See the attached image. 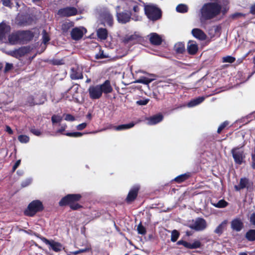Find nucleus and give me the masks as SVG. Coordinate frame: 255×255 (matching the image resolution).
<instances>
[{
	"label": "nucleus",
	"instance_id": "de8ad7c7",
	"mask_svg": "<svg viewBox=\"0 0 255 255\" xmlns=\"http://www.w3.org/2000/svg\"><path fill=\"white\" fill-rule=\"evenodd\" d=\"M32 182V179L31 178H27L23 180L21 183V186L23 187H26L30 185Z\"/></svg>",
	"mask_w": 255,
	"mask_h": 255
},
{
	"label": "nucleus",
	"instance_id": "79ce46f5",
	"mask_svg": "<svg viewBox=\"0 0 255 255\" xmlns=\"http://www.w3.org/2000/svg\"><path fill=\"white\" fill-rule=\"evenodd\" d=\"M179 236L178 232L176 230H173L171 233V241L173 242H176Z\"/></svg>",
	"mask_w": 255,
	"mask_h": 255
},
{
	"label": "nucleus",
	"instance_id": "cd10ccee",
	"mask_svg": "<svg viewBox=\"0 0 255 255\" xmlns=\"http://www.w3.org/2000/svg\"><path fill=\"white\" fill-rule=\"evenodd\" d=\"M135 124L130 123L128 124L120 125L117 127H114V128L116 130H123L130 128L134 126Z\"/></svg>",
	"mask_w": 255,
	"mask_h": 255
},
{
	"label": "nucleus",
	"instance_id": "5fc2aeb1",
	"mask_svg": "<svg viewBox=\"0 0 255 255\" xmlns=\"http://www.w3.org/2000/svg\"><path fill=\"white\" fill-rule=\"evenodd\" d=\"M2 4L5 6L11 7L12 6V3L10 0H1Z\"/></svg>",
	"mask_w": 255,
	"mask_h": 255
},
{
	"label": "nucleus",
	"instance_id": "423d86ee",
	"mask_svg": "<svg viewBox=\"0 0 255 255\" xmlns=\"http://www.w3.org/2000/svg\"><path fill=\"white\" fill-rule=\"evenodd\" d=\"M43 208V205L40 201L34 200L29 204L25 213L28 216H32L37 212L41 211Z\"/></svg>",
	"mask_w": 255,
	"mask_h": 255
},
{
	"label": "nucleus",
	"instance_id": "864d4df0",
	"mask_svg": "<svg viewBox=\"0 0 255 255\" xmlns=\"http://www.w3.org/2000/svg\"><path fill=\"white\" fill-rule=\"evenodd\" d=\"M107 57L106 55L104 54L103 51H100L96 56L97 59H102Z\"/></svg>",
	"mask_w": 255,
	"mask_h": 255
},
{
	"label": "nucleus",
	"instance_id": "13d9d810",
	"mask_svg": "<svg viewBox=\"0 0 255 255\" xmlns=\"http://www.w3.org/2000/svg\"><path fill=\"white\" fill-rule=\"evenodd\" d=\"M250 222L253 225L255 226V213H253L251 215L250 217Z\"/></svg>",
	"mask_w": 255,
	"mask_h": 255
},
{
	"label": "nucleus",
	"instance_id": "9b49d317",
	"mask_svg": "<svg viewBox=\"0 0 255 255\" xmlns=\"http://www.w3.org/2000/svg\"><path fill=\"white\" fill-rule=\"evenodd\" d=\"M78 13V10L74 7H66L60 9L58 11V14L61 16L69 17L75 15Z\"/></svg>",
	"mask_w": 255,
	"mask_h": 255
},
{
	"label": "nucleus",
	"instance_id": "052dcab7",
	"mask_svg": "<svg viewBox=\"0 0 255 255\" xmlns=\"http://www.w3.org/2000/svg\"><path fill=\"white\" fill-rule=\"evenodd\" d=\"M20 160H18L14 164V165H13V171H14L17 167L19 165L20 163Z\"/></svg>",
	"mask_w": 255,
	"mask_h": 255
},
{
	"label": "nucleus",
	"instance_id": "f704fd0d",
	"mask_svg": "<svg viewBox=\"0 0 255 255\" xmlns=\"http://www.w3.org/2000/svg\"><path fill=\"white\" fill-rule=\"evenodd\" d=\"M226 224H227L226 221H225L223 222L221 224H220L217 227V228L215 230V232L216 234H221L223 232V230H224Z\"/></svg>",
	"mask_w": 255,
	"mask_h": 255
},
{
	"label": "nucleus",
	"instance_id": "c03bdc74",
	"mask_svg": "<svg viewBox=\"0 0 255 255\" xmlns=\"http://www.w3.org/2000/svg\"><path fill=\"white\" fill-rule=\"evenodd\" d=\"M42 35L43 42L46 44L49 40V36L45 30H43L42 31Z\"/></svg>",
	"mask_w": 255,
	"mask_h": 255
},
{
	"label": "nucleus",
	"instance_id": "dca6fc26",
	"mask_svg": "<svg viewBox=\"0 0 255 255\" xmlns=\"http://www.w3.org/2000/svg\"><path fill=\"white\" fill-rule=\"evenodd\" d=\"M20 43H25L30 40L33 37L32 33L29 31H19Z\"/></svg>",
	"mask_w": 255,
	"mask_h": 255
},
{
	"label": "nucleus",
	"instance_id": "680f3d73",
	"mask_svg": "<svg viewBox=\"0 0 255 255\" xmlns=\"http://www.w3.org/2000/svg\"><path fill=\"white\" fill-rule=\"evenodd\" d=\"M84 133L80 132H74V137H80L83 135Z\"/></svg>",
	"mask_w": 255,
	"mask_h": 255
},
{
	"label": "nucleus",
	"instance_id": "2f4dec72",
	"mask_svg": "<svg viewBox=\"0 0 255 255\" xmlns=\"http://www.w3.org/2000/svg\"><path fill=\"white\" fill-rule=\"evenodd\" d=\"M247 239L250 241L255 240V230H250L246 235Z\"/></svg>",
	"mask_w": 255,
	"mask_h": 255
},
{
	"label": "nucleus",
	"instance_id": "4c0bfd02",
	"mask_svg": "<svg viewBox=\"0 0 255 255\" xmlns=\"http://www.w3.org/2000/svg\"><path fill=\"white\" fill-rule=\"evenodd\" d=\"M189 177V174H184L176 177L174 180L177 182L180 183L186 180Z\"/></svg>",
	"mask_w": 255,
	"mask_h": 255
},
{
	"label": "nucleus",
	"instance_id": "20e7f679",
	"mask_svg": "<svg viewBox=\"0 0 255 255\" xmlns=\"http://www.w3.org/2000/svg\"><path fill=\"white\" fill-rule=\"evenodd\" d=\"M120 6H117L116 7L117 17L119 22L121 23H126L128 22L131 18V16L132 15L133 16L132 19L133 20L135 21L140 20L141 17L138 15H134L133 13H127L125 12H119V11L120 10Z\"/></svg>",
	"mask_w": 255,
	"mask_h": 255
},
{
	"label": "nucleus",
	"instance_id": "4d7b16f0",
	"mask_svg": "<svg viewBox=\"0 0 255 255\" xmlns=\"http://www.w3.org/2000/svg\"><path fill=\"white\" fill-rule=\"evenodd\" d=\"M66 128H67V125L66 124L61 125H60V128L58 130H57L56 132L62 133L63 132V131H64Z\"/></svg>",
	"mask_w": 255,
	"mask_h": 255
},
{
	"label": "nucleus",
	"instance_id": "c9c22d12",
	"mask_svg": "<svg viewBox=\"0 0 255 255\" xmlns=\"http://www.w3.org/2000/svg\"><path fill=\"white\" fill-rule=\"evenodd\" d=\"M140 39H141V37L140 36H139L138 35L134 34V35H130L129 36H127L125 38V41L128 42L130 41L135 40L136 41L138 42V41H140Z\"/></svg>",
	"mask_w": 255,
	"mask_h": 255
},
{
	"label": "nucleus",
	"instance_id": "49530a36",
	"mask_svg": "<svg viewBox=\"0 0 255 255\" xmlns=\"http://www.w3.org/2000/svg\"><path fill=\"white\" fill-rule=\"evenodd\" d=\"M30 131L31 133L36 136H40L41 134V131L39 129H36L34 128H31Z\"/></svg>",
	"mask_w": 255,
	"mask_h": 255
},
{
	"label": "nucleus",
	"instance_id": "58836bf2",
	"mask_svg": "<svg viewBox=\"0 0 255 255\" xmlns=\"http://www.w3.org/2000/svg\"><path fill=\"white\" fill-rule=\"evenodd\" d=\"M235 58L231 56H227L222 58V62L223 63H232L235 61Z\"/></svg>",
	"mask_w": 255,
	"mask_h": 255
},
{
	"label": "nucleus",
	"instance_id": "2eb2a0df",
	"mask_svg": "<svg viewBox=\"0 0 255 255\" xmlns=\"http://www.w3.org/2000/svg\"><path fill=\"white\" fill-rule=\"evenodd\" d=\"M46 101V98L43 96H37L35 98L31 96L28 99V102L31 106L43 104Z\"/></svg>",
	"mask_w": 255,
	"mask_h": 255
},
{
	"label": "nucleus",
	"instance_id": "0e129e2a",
	"mask_svg": "<svg viewBox=\"0 0 255 255\" xmlns=\"http://www.w3.org/2000/svg\"><path fill=\"white\" fill-rule=\"evenodd\" d=\"M184 247L186 248L191 249V243L186 242V243H184Z\"/></svg>",
	"mask_w": 255,
	"mask_h": 255
},
{
	"label": "nucleus",
	"instance_id": "603ef678",
	"mask_svg": "<svg viewBox=\"0 0 255 255\" xmlns=\"http://www.w3.org/2000/svg\"><path fill=\"white\" fill-rule=\"evenodd\" d=\"M228 122H225L223 124H222L218 128V132L220 133L225 127H226L228 125Z\"/></svg>",
	"mask_w": 255,
	"mask_h": 255
},
{
	"label": "nucleus",
	"instance_id": "4468645a",
	"mask_svg": "<svg viewBox=\"0 0 255 255\" xmlns=\"http://www.w3.org/2000/svg\"><path fill=\"white\" fill-rule=\"evenodd\" d=\"M10 31V26L5 23L0 24V40L6 42V37L9 34Z\"/></svg>",
	"mask_w": 255,
	"mask_h": 255
},
{
	"label": "nucleus",
	"instance_id": "a19ab883",
	"mask_svg": "<svg viewBox=\"0 0 255 255\" xmlns=\"http://www.w3.org/2000/svg\"><path fill=\"white\" fill-rule=\"evenodd\" d=\"M18 140L21 143H27L29 140V136L26 135H20L18 136Z\"/></svg>",
	"mask_w": 255,
	"mask_h": 255
},
{
	"label": "nucleus",
	"instance_id": "393cba45",
	"mask_svg": "<svg viewBox=\"0 0 255 255\" xmlns=\"http://www.w3.org/2000/svg\"><path fill=\"white\" fill-rule=\"evenodd\" d=\"M108 31L105 28H100L97 30V35L98 38L101 40L106 39L108 37Z\"/></svg>",
	"mask_w": 255,
	"mask_h": 255
},
{
	"label": "nucleus",
	"instance_id": "9d476101",
	"mask_svg": "<svg viewBox=\"0 0 255 255\" xmlns=\"http://www.w3.org/2000/svg\"><path fill=\"white\" fill-rule=\"evenodd\" d=\"M28 48L26 47H21L14 50L8 51L5 53L10 56L16 58H19L26 54L28 52Z\"/></svg>",
	"mask_w": 255,
	"mask_h": 255
},
{
	"label": "nucleus",
	"instance_id": "4be33fe9",
	"mask_svg": "<svg viewBox=\"0 0 255 255\" xmlns=\"http://www.w3.org/2000/svg\"><path fill=\"white\" fill-rule=\"evenodd\" d=\"M8 41L10 44H15L20 43L19 31L8 35Z\"/></svg>",
	"mask_w": 255,
	"mask_h": 255
},
{
	"label": "nucleus",
	"instance_id": "a18cd8bd",
	"mask_svg": "<svg viewBox=\"0 0 255 255\" xmlns=\"http://www.w3.org/2000/svg\"><path fill=\"white\" fill-rule=\"evenodd\" d=\"M149 100L148 99H142L141 100H139L136 102L137 105L139 106H144L146 105L149 102Z\"/></svg>",
	"mask_w": 255,
	"mask_h": 255
},
{
	"label": "nucleus",
	"instance_id": "bb28decb",
	"mask_svg": "<svg viewBox=\"0 0 255 255\" xmlns=\"http://www.w3.org/2000/svg\"><path fill=\"white\" fill-rule=\"evenodd\" d=\"M105 22L107 23L110 26H112L113 22V18L112 15L109 12H106L102 15Z\"/></svg>",
	"mask_w": 255,
	"mask_h": 255
},
{
	"label": "nucleus",
	"instance_id": "412c9836",
	"mask_svg": "<svg viewBox=\"0 0 255 255\" xmlns=\"http://www.w3.org/2000/svg\"><path fill=\"white\" fill-rule=\"evenodd\" d=\"M148 36L149 37V40L151 44L155 45L160 44L162 41V38L160 35L156 33H151Z\"/></svg>",
	"mask_w": 255,
	"mask_h": 255
},
{
	"label": "nucleus",
	"instance_id": "e2e57ef3",
	"mask_svg": "<svg viewBox=\"0 0 255 255\" xmlns=\"http://www.w3.org/2000/svg\"><path fill=\"white\" fill-rule=\"evenodd\" d=\"M250 12L251 13L255 14V4L251 6Z\"/></svg>",
	"mask_w": 255,
	"mask_h": 255
},
{
	"label": "nucleus",
	"instance_id": "6e6d98bb",
	"mask_svg": "<svg viewBox=\"0 0 255 255\" xmlns=\"http://www.w3.org/2000/svg\"><path fill=\"white\" fill-rule=\"evenodd\" d=\"M87 126V124L86 123H83L81 124H79L76 126V129L78 130H81L85 128Z\"/></svg>",
	"mask_w": 255,
	"mask_h": 255
},
{
	"label": "nucleus",
	"instance_id": "1a4fd4ad",
	"mask_svg": "<svg viewBox=\"0 0 255 255\" xmlns=\"http://www.w3.org/2000/svg\"><path fill=\"white\" fill-rule=\"evenodd\" d=\"M123 9L125 11L128 12L137 13L139 11L138 4L137 2L132 0H126Z\"/></svg>",
	"mask_w": 255,
	"mask_h": 255
},
{
	"label": "nucleus",
	"instance_id": "a878e982",
	"mask_svg": "<svg viewBox=\"0 0 255 255\" xmlns=\"http://www.w3.org/2000/svg\"><path fill=\"white\" fill-rule=\"evenodd\" d=\"M205 99L204 97H200L191 100L187 104L188 107H193L201 103Z\"/></svg>",
	"mask_w": 255,
	"mask_h": 255
},
{
	"label": "nucleus",
	"instance_id": "aec40b11",
	"mask_svg": "<svg viewBox=\"0 0 255 255\" xmlns=\"http://www.w3.org/2000/svg\"><path fill=\"white\" fill-rule=\"evenodd\" d=\"M138 190V186H135L132 188L128 195L127 197V201L129 202L134 200L137 196Z\"/></svg>",
	"mask_w": 255,
	"mask_h": 255
},
{
	"label": "nucleus",
	"instance_id": "6ab92c4d",
	"mask_svg": "<svg viewBox=\"0 0 255 255\" xmlns=\"http://www.w3.org/2000/svg\"><path fill=\"white\" fill-rule=\"evenodd\" d=\"M187 51L190 54H195L198 50V46L196 42L194 41H189L187 44Z\"/></svg>",
	"mask_w": 255,
	"mask_h": 255
},
{
	"label": "nucleus",
	"instance_id": "8fccbe9b",
	"mask_svg": "<svg viewBox=\"0 0 255 255\" xmlns=\"http://www.w3.org/2000/svg\"><path fill=\"white\" fill-rule=\"evenodd\" d=\"M220 31V28L218 26H213L211 28L209 31V34L211 35V37H213L214 35L211 33V31H214L215 33L219 32Z\"/></svg>",
	"mask_w": 255,
	"mask_h": 255
},
{
	"label": "nucleus",
	"instance_id": "ddd939ff",
	"mask_svg": "<svg viewBox=\"0 0 255 255\" xmlns=\"http://www.w3.org/2000/svg\"><path fill=\"white\" fill-rule=\"evenodd\" d=\"M233 158L236 163L241 164L243 160V150L241 148H234L232 150Z\"/></svg>",
	"mask_w": 255,
	"mask_h": 255
},
{
	"label": "nucleus",
	"instance_id": "e433bc0d",
	"mask_svg": "<svg viewBox=\"0 0 255 255\" xmlns=\"http://www.w3.org/2000/svg\"><path fill=\"white\" fill-rule=\"evenodd\" d=\"M62 117L58 115H54L51 117V121L53 124L59 123L62 120Z\"/></svg>",
	"mask_w": 255,
	"mask_h": 255
},
{
	"label": "nucleus",
	"instance_id": "39448f33",
	"mask_svg": "<svg viewBox=\"0 0 255 255\" xmlns=\"http://www.w3.org/2000/svg\"><path fill=\"white\" fill-rule=\"evenodd\" d=\"M145 13L148 18L155 20L161 17V11L155 5L149 4L144 7Z\"/></svg>",
	"mask_w": 255,
	"mask_h": 255
},
{
	"label": "nucleus",
	"instance_id": "ea45409f",
	"mask_svg": "<svg viewBox=\"0 0 255 255\" xmlns=\"http://www.w3.org/2000/svg\"><path fill=\"white\" fill-rule=\"evenodd\" d=\"M228 203L224 200L219 201L217 203H215L213 205L217 208H224L227 206Z\"/></svg>",
	"mask_w": 255,
	"mask_h": 255
},
{
	"label": "nucleus",
	"instance_id": "f03ea898",
	"mask_svg": "<svg viewBox=\"0 0 255 255\" xmlns=\"http://www.w3.org/2000/svg\"><path fill=\"white\" fill-rule=\"evenodd\" d=\"M221 10V5L216 3L209 2L205 4L201 9V21L210 19L218 15Z\"/></svg>",
	"mask_w": 255,
	"mask_h": 255
},
{
	"label": "nucleus",
	"instance_id": "37998d69",
	"mask_svg": "<svg viewBox=\"0 0 255 255\" xmlns=\"http://www.w3.org/2000/svg\"><path fill=\"white\" fill-rule=\"evenodd\" d=\"M138 233L141 235H144L146 233L145 228L140 223L137 228Z\"/></svg>",
	"mask_w": 255,
	"mask_h": 255
},
{
	"label": "nucleus",
	"instance_id": "0eeeda50",
	"mask_svg": "<svg viewBox=\"0 0 255 255\" xmlns=\"http://www.w3.org/2000/svg\"><path fill=\"white\" fill-rule=\"evenodd\" d=\"M191 229L199 231L205 229L207 227L206 221L203 218H198L192 221V223L189 225Z\"/></svg>",
	"mask_w": 255,
	"mask_h": 255
},
{
	"label": "nucleus",
	"instance_id": "72a5a7b5",
	"mask_svg": "<svg viewBox=\"0 0 255 255\" xmlns=\"http://www.w3.org/2000/svg\"><path fill=\"white\" fill-rule=\"evenodd\" d=\"M74 24L71 21H66L63 23L62 25V29L63 31H67L70 29L71 27H73Z\"/></svg>",
	"mask_w": 255,
	"mask_h": 255
},
{
	"label": "nucleus",
	"instance_id": "7c9ffc66",
	"mask_svg": "<svg viewBox=\"0 0 255 255\" xmlns=\"http://www.w3.org/2000/svg\"><path fill=\"white\" fill-rule=\"evenodd\" d=\"M248 181L246 178L241 179L240 180V184L238 186H235V187L237 190H239L241 189L245 188L248 184Z\"/></svg>",
	"mask_w": 255,
	"mask_h": 255
},
{
	"label": "nucleus",
	"instance_id": "b1692460",
	"mask_svg": "<svg viewBox=\"0 0 255 255\" xmlns=\"http://www.w3.org/2000/svg\"><path fill=\"white\" fill-rule=\"evenodd\" d=\"M243 225L239 219H235L231 222L232 228L236 231H240L243 228Z\"/></svg>",
	"mask_w": 255,
	"mask_h": 255
},
{
	"label": "nucleus",
	"instance_id": "a211bd4d",
	"mask_svg": "<svg viewBox=\"0 0 255 255\" xmlns=\"http://www.w3.org/2000/svg\"><path fill=\"white\" fill-rule=\"evenodd\" d=\"M191 33L195 38L200 40H204L207 38L206 34L202 30L199 28L193 29Z\"/></svg>",
	"mask_w": 255,
	"mask_h": 255
},
{
	"label": "nucleus",
	"instance_id": "f3484780",
	"mask_svg": "<svg viewBox=\"0 0 255 255\" xmlns=\"http://www.w3.org/2000/svg\"><path fill=\"white\" fill-rule=\"evenodd\" d=\"M70 77L74 80L82 79L83 75L81 69L78 67L71 68Z\"/></svg>",
	"mask_w": 255,
	"mask_h": 255
},
{
	"label": "nucleus",
	"instance_id": "bf43d9fd",
	"mask_svg": "<svg viewBox=\"0 0 255 255\" xmlns=\"http://www.w3.org/2000/svg\"><path fill=\"white\" fill-rule=\"evenodd\" d=\"M12 67V64L9 63H6L5 67V71H7L11 69Z\"/></svg>",
	"mask_w": 255,
	"mask_h": 255
},
{
	"label": "nucleus",
	"instance_id": "6e6552de",
	"mask_svg": "<svg viewBox=\"0 0 255 255\" xmlns=\"http://www.w3.org/2000/svg\"><path fill=\"white\" fill-rule=\"evenodd\" d=\"M40 239L43 243L49 246V249L52 250L55 252H60L63 249V246L60 243L55 242L53 240H49L44 237Z\"/></svg>",
	"mask_w": 255,
	"mask_h": 255
},
{
	"label": "nucleus",
	"instance_id": "774afa93",
	"mask_svg": "<svg viewBox=\"0 0 255 255\" xmlns=\"http://www.w3.org/2000/svg\"><path fill=\"white\" fill-rule=\"evenodd\" d=\"M64 134H65L66 135L68 136L74 137V132H67V133H65Z\"/></svg>",
	"mask_w": 255,
	"mask_h": 255
},
{
	"label": "nucleus",
	"instance_id": "c85d7f7f",
	"mask_svg": "<svg viewBox=\"0 0 255 255\" xmlns=\"http://www.w3.org/2000/svg\"><path fill=\"white\" fill-rule=\"evenodd\" d=\"M152 80H153V79H149L148 78L145 77H141L140 78H139L138 79L135 81L134 82V83H142L143 84L148 85L150 82H151Z\"/></svg>",
	"mask_w": 255,
	"mask_h": 255
},
{
	"label": "nucleus",
	"instance_id": "7ed1b4c3",
	"mask_svg": "<svg viewBox=\"0 0 255 255\" xmlns=\"http://www.w3.org/2000/svg\"><path fill=\"white\" fill-rule=\"evenodd\" d=\"M81 198L80 194H69L63 197L59 202V205L61 206L69 205L71 209L77 210L80 207V206L76 202L79 201Z\"/></svg>",
	"mask_w": 255,
	"mask_h": 255
},
{
	"label": "nucleus",
	"instance_id": "3c124183",
	"mask_svg": "<svg viewBox=\"0 0 255 255\" xmlns=\"http://www.w3.org/2000/svg\"><path fill=\"white\" fill-rule=\"evenodd\" d=\"M64 116H65V120L67 121H74L75 120V118H74V116H73L72 115H70V114H66V115H64Z\"/></svg>",
	"mask_w": 255,
	"mask_h": 255
},
{
	"label": "nucleus",
	"instance_id": "5701e85b",
	"mask_svg": "<svg viewBox=\"0 0 255 255\" xmlns=\"http://www.w3.org/2000/svg\"><path fill=\"white\" fill-rule=\"evenodd\" d=\"M162 119L163 116L160 114H158L147 118L146 120L147 121V125H153L160 122Z\"/></svg>",
	"mask_w": 255,
	"mask_h": 255
},
{
	"label": "nucleus",
	"instance_id": "69168bd1",
	"mask_svg": "<svg viewBox=\"0 0 255 255\" xmlns=\"http://www.w3.org/2000/svg\"><path fill=\"white\" fill-rule=\"evenodd\" d=\"M6 130L7 132H8L10 134H11L12 133V129H11V128L8 127V126H7L6 128Z\"/></svg>",
	"mask_w": 255,
	"mask_h": 255
},
{
	"label": "nucleus",
	"instance_id": "473e14b6",
	"mask_svg": "<svg viewBox=\"0 0 255 255\" xmlns=\"http://www.w3.org/2000/svg\"><path fill=\"white\" fill-rule=\"evenodd\" d=\"M176 9L177 12L180 13L186 12L188 11L187 6L184 4H178Z\"/></svg>",
	"mask_w": 255,
	"mask_h": 255
},
{
	"label": "nucleus",
	"instance_id": "f8f14e48",
	"mask_svg": "<svg viewBox=\"0 0 255 255\" xmlns=\"http://www.w3.org/2000/svg\"><path fill=\"white\" fill-rule=\"evenodd\" d=\"M86 32L87 30L84 27H75L71 32V37L74 40H79L83 37Z\"/></svg>",
	"mask_w": 255,
	"mask_h": 255
},
{
	"label": "nucleus",
	"instance_id": "338daca9",
	"mask_svg": "<svg viewBox=\"0 0 255 255\" xmlns=\"http://www.w3.org/2000/svg\"><path fill=\"white\" fill-rule=\"evenodd\" d=\"M186 243L185 241L180 240L177 242V244L179 245H182L183 246H184V243Z\"/></svg>",
	"mask_w": 255,
	"mask_h": 255
},
{
	"label": "nucleus",
	"instance_id": "09e8293b",
	"mask_svg": "<svg viewBox=\"0 0 255 255\" xmlns=\"http://www.w3.org/2000/svg\"><path fill=\"white\" fill-rule=\"evenodd\" d=\"M201 246V243L199 241H194L191 243V249L198 248Z\"/></svg>",
	"mask_w": 255,
	"mask_h": 255
},
{
	"label": "nucleus",
	"instance_id": "c756f323",
	"mask_svg": "<svg viewBox=\"0 0 255 255\" xmlns=\"http://www.w3.org/2000/svg\"><path fill=\"white\" fill-rule=\"evenodd\" d=\"M174 49L178 53H182L185 51L184 44L182 42H178L175 44Z\"/></svg>",
	"mask_w": 255,
	"mask_h": 255
},
{
	"label": "nucleus",
	"instance_id": "f257e3e1",
	"mask_svg": "<svg viewBox=\"0 0 255 255\" xmlns=\"http://www.w3.org/2000/svg\"><path fill=\"white\" fill-rule=\"evenodd\" d=\"M113 91V88L109 80H106L102 84L90 86L88 90L90 98L92 100L100 98L103 93L107 94Z\"/></svg>",
	"mask_w": 255,
	"mask_h": 255
}]
</instances>
